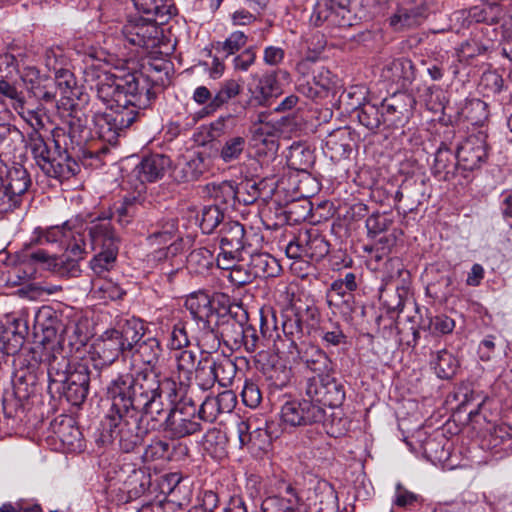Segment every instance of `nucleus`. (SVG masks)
<instances>
[{
    "label": "nucleus",
    "instance_id": "31",
    "mask_svg": "<svg viewBox=\"0 0 512 512\" xmlns=\"http://www.w3.org/2000/svg\"><path fill=\"white\" fill-rule=\"evenodd\" d=\"M113 330L117 331L118 338L123 342V347L128 355L148 335L143 322L136 318L124 320Z\"/></svg>",
    "mask_w": 512,
    "mask_h": 512
},
{
    "label": "nucleus",
    "instance_id": "24",
    "mask_svg": "<svg viewBox=\"0 0 512 512\" xmlns=\"http://www.w3.org/2000/svg\"><path fill=\"white\" fill-rule=\"evenodd\" d=\"M93 354L100 360V364L109 366L120 356L129 357L123 347V342L118 338L117 331L107 330L94 344Z\"/></svg>",
    "mask_w": 512,
    "mask_h": 512
},
{
    "label": "nucleus",
    "instance_id": "46",
    "mask_svg": "<svg viewBox=\"0 0 512 512\" xmlns=\"http://www.w3.org/2000/svg\"><path fill=\"white\" fill-rule=\"evenodd\" d=\"M226 221L224 209L218 204L205 206L201 212L200 228L203 233L211 234Z\"/></svg>",
    "mask_w": 512,
    "mask_h": 512
},
{
    "label": "nucleus",
    "instance_id": "6",
    "mask_svg": "<svg viewBox=\"0 0 512 512\" xmlns=\"http://www.w3.org/2000/svg\"><path fill=\"white\" fill-rule=\"evenodd\" d=\"M162 351L160 341L156 337L148 334L129 354V357L133 358L135 361L141 362L146 367L135 373L118 374L107 386L118 388L124 384V379L133 378L136 380V377L142 376L146 372L153 374L157 379H163L165 376H162L161 372L157 369Z\"/></svg>",
    "mask_w": 512,
    "mask_h": 512
},
{
    "label": "nucleus",
    "instance_id": "42",
    "mask_svg": "<svg viewBox=\"0 0 512 512\" xmlns=\"http://www.w3.org/2000/svg\"><path fill=\"white\" fill-rule=\"evenodd\" d=\"M431 366L439 378L450 379L456 374L459 362L452 353L443 349L435 353Z\"/></svg>",
    "mask_w": 512,
    "mask_h": 512
},
{
    "label": "nucleus",
    "instance_id": "45",
    "mask_svg": "<svg viewBox=\"0 0 512 512\" xmlns=\"http://www.w3.org/2000/svg\"><path fill=\"white\" fill-rule=\"evenodd\" d=\"M354 112L356 113L359 123L368 130L374 131L381 125H384L383 114L380 108L375 104L364 103L356 108Z\"/></svg>",
    "mask_w": 512,
    "mask_h": 512
},
{
    "label": "nucleus",
    "instance_id": "5",
    "mask_svg": "<svg viewBox=\"0 0 512 512\" xmlns=\"http://www.w3.org/2000/svg\"><path fill=\"white\" fill-rule=\"evenodd\" d=\"M164 431L172 439H181L202 431V421L198 414V407L192 398H175V402L168 408L164 419Z\"/></svg>",
    "mask_w": 512,
    "mask_h": 512
},
{
    "label": "nucleus",
    "instance_id": "22",
    "mask_svg": "<svg viewBox=\"0 0 512 512\" xmlns=\"http://www.w3.org/2000/svg\"><path fill=\"white\" fill-rule=\"evenodd\" d=\"M297 358L307 369L321 376L326 373H334V364L329 356L321 348L315 345L300 344L294 350Z\"/></svg>",
    "mask_w": 512,
    "mask_h": 512
},
{
    "label": "nucleus",
    "instance_id": "43",
    "mask_svg": "<svg viewBox=\"0 0 512 512\" xmlns=\"http://www.w3.org/2000/svg\"><path fill=\"white\" fill-rule=\"evenodd\" d=\"M176 445L167 440L154 438L144 450L142 458L145 462L157 460H171L174 455Z\"/></svg>",
    "mask_w": 512,
    "mask_h": 512
},
{
    "label": "nucleus",
    "instance_id": "50",
    "mask_svg": "<svg viewBox=\"0 0 512 512\" xmlns=\"http://www.w3.org/2000/svg\"><path fill=\"white\" fill-rule=\"evenodd\" d=\"M212 367L220 386L227 387L232 384L237 373V366L232 359L225 356L220 357L212 361Z\"/></svg>",
    "mask_w": 512,
    "mask_h": 512
},
{
    "label": "nucleus",
    "instance_id": "11",
    "mask_svg": "<svg viewBox=\"0 0 512 512\" xmlns=\"http://www.w3.org/2000/svg\"><path fill=\"white\" fill-rule=\"evenodd\" d=\"M487 159L486 136L482 133L468 136L457 146L456 160L461 168V176L467 178V172L479 169Z\"/></svg>",
    "mask_w": 512,
    "mask_h": 512
},
{
    "label": "nucleus",
    "instance_id": "57",
    "mask_svg": "<svg viewBox=\"0 0 512 512\" xmlns=\"http://www.w3.org/2000/svg\"><path fill=\"white\" fill-rule=\"evenodd\" d=\"M187 263L194 272L202 274L213 266L214 255L208 248H198L187 256Z\"/></svg>",
    "mask_w": 512,
    "mask_h": 512
},
{
    "label": "nucleus",
    "instance_id": "30",
    "mask_svg": "<svg viewBox=\"0 0 512 512\" xmlns=\"http://www.w3.org/2000/svg\"><path fill=\"white\" fill-rule=\"evenodd\" d=\"M33 367L34 365H30L26 369L20 368L15 373L13 395L20 405L29 400L38 391V378Z\"/></svg>",
    "mask_w": 512,
    "mask_h": 512
},
{
    "label": "nucleus",
    "instance_id": "54",
    "mask_svg": "<svg viewBox=\"0 0 512 512\" xmlns=\"http://www.w3.org/2000/svg\"><path fill=\"white\" fill-rule=\"evenodd\" d=\"M247 40L248 37L243 31H235L225 41L217 42L214 48L221 57L227 58L244 47Z\"/></svg>",
    "mask_w": 512,
    "mask_h": 512
},
{
    "label": "nucleus",
    "instance_id": "7",
    "mask_svg": "<svg viewBox=\"0 0 512 512\" xmlns=\"http://www.w3.org/2000/svg\"><path fill=\"white\" fill-rule=\"evenodd\" d=\"M333 374L326 373L309 378L305 386V395L322 407L341 406L345 400V387Z\"/></svg>",
    "mask_w": 512,
    "mask_h": 512
},
{
    "label": "nucleus",
    "instance_id": "55",
    "mask_svg": "<svg viewBox=\"0 0 512 512\" xmlns=\"http://www.w3.org/2000/svg\"><path fill=\"white\" fill-rule=\"evenodd\" d=\"M199 342L207 350H217L220 347L223 342L220 338L217 320L215 323L213 320L201 323Z\"/></svg>",
    "mask_w": 512,
    "mask_h": 512
},
{
    "label": "nucleus",
    "instance_id": "38",
    "mask_svg": "<svg viewBox=\"0 0 512 512\" xmlns=\"http://www.w3.org/2000/svg\"><path fill=\"white\" fill-rule=\"evenodd\" d=\"M248 266L255 278L276 277L281 271L277 259L263 252L251 254Z\"/></svg>",
    "mask_w": 512,
    "mask_h": 512
},
{
    "label": "nucleus",
    "instance_id": "61",
    "mask_svg": "<svg viewBox=\"0 0 512 512\" xmlns=\"http://www.w3.org/2000/svg\"><path fill=\"white\" fill-rule=\"evenodd\" d=\"M118 251H97L90 261V268L99 277H103L115 265Z\"/></svg>",
    "mask_w": 512,
    "mask_h": 512
},
{
    "label": "nucleus",
    "instance_id": "64",
    "mask_svg": "<svg viewBox=\"0 0 512 512\" xmlns=\"http://www.w3.org/2000/svg\"><path fill=\"white\" fill-rule=\"evenodd\" d=\"M235 186L238 204L248 206L260 199L259 187H257L255 180L245 179Z\"/></svg>",
    "mask_w": 512,
    "mask_h": 512
},
{
    "label": "nucleus",
    "instance_id": "62",
    "mask_svg": "<svg viewBox=\"0 0 512 512\" xmlns=\"http://www.w3.org/2000/svg\"><path fill=\"white\" fill-rule=\"evenodd\" d=\"M328 302L330 305H345L346 309L350 312L353 311L354 295L352 291H348L342 282L335 280L331 284L330 291L328 293Z\"/></svg>",
    "mask_w": 512,
    "mask_h": 512
},
{
    "label": "nucleus",
    "instance_id": "60",
    "mask_svg": "<svg viewBox=\"0 0 512 512\" xmlns=\"http://www.w3.org/2000/svg\"><path fill=\"white\" fill-rule=\"evenodd\" d=\"M465 117L473 125H483L488 119V104L481 99H471L463 109Z\"/></svg>",
    "mask_w": 512,
    "mask_h": 512
},
{
    "label": "nucleus",
    "instance_id": "41",
    "mask_svg": "<svg viewBox=\"0 0 512 512\" xmlns=\"http://www.w3.org/2000/svg\"><path fill=\"white\" fill-rule=\"evenodd\" d=\"M76 220H68L64 222L62 225L52 226L44 231H42L37 237V242L39 244L44 243H57L61 241L64 237H68L71 235V239L73 235L77 236V232L82 233V226L78 227L76 224Z\"/></svg>",
    "mask_w": 512,
    "mask_h": 512
},
{
    "label": "nucleus",
    "instance_id": "20",
    "mask_svg": "<svg viewBox=\"0 0 512 512\" xmlns=\"http://www.w3.org/2000/svg\"><path fill=\"white\" fill-rule=\"evenodd\" d=\"M312 73L311 80L299 81L297 91L312 100L326 97L335 86L334 75L323 66L313 69Z\"/></svg>",
    "mask_w": 512,
    "mask_h": 512
},
{
    "label": "nucleus",
    "instance_id": "26",
    "mask_svg": "<svg viewBox=\"0 0 512 512\" xmlns=\"http://www.w3.org/2000/svg\"><path fill=\"white\" fill-rule=\"evenodd\" d=\"M62 129L68 142V152L73 155L76 148L81 149L82 145L89 139L91 135L88 127V118L82 115H72L67 122V127H57Z\"/></svg>",
    "mask_w": 512,
    "mask_h": 512
},
{
    "label": "nucleus",
    "instance_id": "40",
    "mask_svg": "<svg viewBox=\"0 0 512 512\" xmlns=\"http://www.w3.org/2000/svg\"><path fill=\"white\" fill-rule=\"evenodd\" d=\"M282 330L284 335L291 341L289 353L293 354V350L300 347L297 344V340H301L307 333L304 329V324H301L292 308L283 315Z\"/></svg>",
    "mask_w": 512,
    "mask_h": 512
},
{
    "label": "nucleus",
    "instance_id": "32",
    "mask_svg": "<svg viewBox=\"0 0 512 512\" xmlns=\"http://www.w3.org/2000/svg\"><path fill=\"white\" fill-rule=\"evenodd\" d=\"M312 503L306 504V512H337L338 497L336 491L326 482L318 484L314 490V496L308 498Z\"/></svg>",
    "mask_w": 512,
    "mask_h": 512
},
{
    "label": "nucleus",
    "instance_id": "48",
    "mask_svg": "<svg viewBox=\"0 0 512 512\" xmlns=\"http://www.w3.org/2000/svg\"><path fill=\"white\" fill-rule=\"evenodd\" d=\"M247 147V140L243 136L229 137L223 143L219 157L224 163H231L240 160Z\"/></svg>",
    "mask_w": 512,
    "mask_h": 512
},
{
    "label": "nucleus",
    "instance_id": "15",
    "mask_svg": "<svg viewBox=\"0 0 512 512\" xmlns=\"http://www.w3.org/2000/svg\"><path fill=\"white\" fill-rule=\"evenodd\" d=\"M262 512H306V503L297 490L288 483L278 486V493L265 498L261 504Z\"/></svg>",
    "mask_w": 512,
    "mask_h": 512
},
{
    "label": "nucleus",
    "instance_id": "53",
    "mask_svg": "<svg viewBox=\"0 0 512 512\" xmlns=\"http://www.w3.org/2000/svg\"><path fill=\"white\" fill-rule=\"evenodd\" d=\"M212 196L218 205H224L225 208H236L238 204L236 186L232 181H223L219 184H213Z\"/></svg>",
    "mask_w": 512,
    "mask_h": 512
},
{
    "label": "nucleus",
    "instance_id": "59",
    "mask_svg": "<svg viewBox=\"0 0 512 512\" xmlns=\"http://www.w3.org/2000/svg\"><path fill=\"white\" fill-rule=\"evenodd\" d=\"M194 373L197 385L204 391L211 389L217 382L212 361L208 358L198 361Z\"/></svg>",
    "mask_w": 512,
    "mask_h": 512
},
{
    "label": "nucleus",
    "instance_id": "25",
    "mask_svg": "<svg viewBox=\"0 0 512 512\" xmlns=\"http://www.w3.org/2000/svg\"><path fill=\"white\" fill-rule=\"evenodd\" d=\"M154 20L147 18L146 22L125 26L124 33L127 41L143 48H153L158 43L159 30Z\"/></svg>",
    "mask_w": 512,
    "mask_h": 512
},
{
    "label": "nucleus",
    "instance_id": "9",
    "mask_svg": "<svg viewBox=\"0 0 512 512\" xmlns=\"http://www.w3.org/2000/svg\"><path fill=\"white\" fill-rule=\"evenodd\" d=\"M395 7L389 18V24L395 31H404L420 26L428 16V7L424 0H389Z\"/></svg>",
    "mask_w": 512,
    "mask_h": 512
},
{
    "label": "nucleus",
    "instance_id": "58",
    "mask_svg": "<svg viewBox=\"0 0 512 512\" xmlns=\"http://www.w3.org/2000/svg\"><path fill=\"white\" fill-rule=\"evenodd\" d=\"M409 288L402 285L396 286L395 291L385 290L381 293L380 299L389 311L401 312L405 302L408 301Z\"/></svg>",
    "mask_w": 512,
    "mask_h": 512
},
{
    "label": "nucleus",
    "instance_id": "18",
    "mask_svg": "<svg viewBox=\"0 0 512 512\" xmlns=\"http://www.w3.org/2000/svg\"><path fill=\"white\" fill-rule=\"evenodd\" d=\"M21 79L27 91L36 99L46 103L53 102L56 97V83L53 78L41 75L36 67L24 68Z\"/></svg>",
    "mask_w": 512,
    "mask_h": 512
},
{
    "label": "nucleus",
    "instance_id": "44",
    "mask_svg": "<svg viewBox=\"0 0 512 512\" xmlns=\"http://www.w3.org/2000/svg\"><path fill=\"white\" fill-rule=\"evenodd\" d=\"M242 91V85L234 79L224 81L213 100L206 106L207 112L211 113L219 109L229 100L235 98Z\"/></svg>",
    "mask_w": 512,
    "mask_h": 512
},
{
    "label": "nucleus",
    "instance_id": "56",
    "mask_svg": "<svg viewBox=\"0 0 512 512\" xmlns=\"http://www.w3.org/2000/svg\"><path fill=\"white\" fill-rule=\"evenodd\" d=\"M502 16V9L496 3L474 6L469 10V17L476 22L487 24L498 23Z\"/></svg>",
    "mask_w": 512,
    "mask_h": 512
},
{
    "label": "nucleus",
    "instance_id": "1",
    "mask_svg": "<svg viewBox=\"0 0 512 512\" xmlns=\"http://www.w3.org/2000/svg\"><path fill=\"white\" fill-rule=\"evenodd\" d=\"M85 81L95 90L97 98L107 110L93 117L100 139L116 145L148 108L156 94L150 76L134 71L117 76L102 66H90L85 71Z\"/></svg>",
    "mask_w": 512,
    "mask_h": 512
},
{
    "label": "nucleus",
    "instance_id": "21",
    "mask_svg": "<svg viewBox=\"0 0 512 512\" xmlns=\"http://www.w3.org/2000/svg\"><path fill=\"white\" fill-rule=\"evenodd\" d=\"M431 172L440 181L445 182L455 179L459 174L461 175L456 153H453L446 141H442L436 150Z\"/></svg>",
    "mask_w": 512,
    "mask_h": 512
},
{
    "label": "nucleus",
    "instance_id": "49",
    "mask_svg": "<svg viewBox=\"0 0 512 512\" xmlns=\"http://www.w3.org/2000/svg\"><path fill=\"white\" fill-rule=\"evenodd\" d=\"M389 70L392 72L393 81L400 82L402 86L411 84L416 77L414 64L408 58L394 60Z\"/></svg>",
    "mask_w": 512,
    "mask_h": 512
},
{
    "label": "nucleus",
    "instance_id": "13",
    "mask_svg": "<svg viewBox=\"0 0 512 512\" xmlns=\"http://www.w3.org/2000/svg\"><path fill=\"white\" fill-rule=\"evenodd\" d=\"M90 372L88 366L84 363H75L72 371L65 380L54 391L63 395L72 405L82 404L89 391Z\"/></svg>",
    "mask_w": 512,
    "mask_h": 512
},
{
    "label": "nucleus",
    "instance_id": "14",
    "mask_svg": "<svg viewBox=\"0 0 512 512\" xmlns=\"http://www.w3.org/2000/svg\"><path fill=\"white\" fill-rule=\"evenodd\" d=\"M351 0H318L315 4L312 20L315 25L324 22L332 26L351 25Z\"/></svg>",
    "mask_w": 512,
    "mask_h": 512
},
{
    "label": "nucleus",
    "instance_id": "51",
    "mask_svg": "<svg viewBox=\"0 0 512 512\" xmlns=\"http://www.w3.org/2000/svg\"><path fill=\"white\" fill-rule=\"evenodd\" d=\"M420 327L430 331L433 335H444L451 333L455 328V321L447 315L427 316L421 320Z\"/></svg>",
    "mask_w": 512,
    "mask_h": 512
},
{
    "label": "nucleus",
    "instance_id": "12",
    "mask_svg": "<svg viewBox=\"0 0 512 512\" xmlns=\"http://www.w3.org/2000/svg\"><path fill=\"white\" fill-rule=\"evenodd\" d=\"M82 233H87L89 239L86 240L89 253L92 251H119L120 238L114 231L109 218H96L86 227L82 228Z\"/></svg>",
    "mask_w": 512,
    "mask_h": 512
},
{
    "label": "nucleus",
    "instance_id": "39",
    "mask_svg": "<svg viewBox=\"0 0 512 512\" xmlns=\"http://www.w3.org/2000/svg\"><path fill=\"white\" fill-rule=\"evenodd\" d=\"M0 183L14 196L22 200L23 195L31 185V179L27 170L19 165L8 170L6 178L0 177Z\"/></svg>",
    "mask_w": 512,
    "mask_h": 512
},
{
    "label": "nucleus",
    "instance_id": "52",
    "mask_svg": "<svg viewBox=\"0 0 512 512\" xmlns=\"http://www.w3.org/2000/svg\"><path fill=\"white\" fill-rule=\"evenodd\" d=\"M206 156L203 153L193 155L181 169L183 182H192L198 180L207 170Z\"/></svg>",
    "mask_w": 512,
    "mask_h": 512
},
{
    "label": "nucleus",
    "instance_id": "28",
    "mask_svg": "<svg viewBox=\"0 0 512 512\" xmlns=\"http://www.w3.org/2000/svg\"><path fill=\"white\" fill-rule=\"evenodd\" d=\"M235 397L230 391L220 393L216 397H207L198 407L202 422H213L221 413L230 412L234 407Z\"/></svg>",
    "mask_w": 512,
    "mask_h": 512
},
{
    "label": "nucleus",
    "instance_id": "35",
    "mask_svg": "<svg viewBox=\"0 0 512 512\" xmlns=\"http://www.w3.org/2000/svg\"><path fill=\"white\" fill-rule=\"evenodd\" d=\"M185 307L199 323L213 320V318H217V315H219L212 306L210 296L202 291L192 293L186 299Z\"/></svg>",
    "mask_w": 512,
    "mask_h": 512
},
{
    "label": "nucleus",
    "instance_id": "4",
    "mask_svg": "<svg viewBox=\"0 0 512 512\" xmlns=\"http://www.w3.org/2000/svg\"><path fill=\"white\" fill-rule=\"evenodd\" d=\"M54 150L47 143L41 147L33 158L41 170L48 176L56 179H69L80 171V166L68 152V142L62 129L52 130Z\"/></svg>",
    "mask_w": 512,
    "mask_h": 512
},
{
    "label": "nucleus",
    "instance_id": "37",
    "mask_svg": "<svg viewBox=\"0 0 512 512\" xmlns=\"http://www.w3.org/2000/svg\"><path fill=\"white\" fill-rule=\"evenodd\" d=\"M179 250L180 245L171 242L167 247L159 248L151 254L152 261L162 264L161 271L168 276L169 280L182 265V260L177 259Z\"/></svg>",
    "mask_w": 512,
    "mask_h": 512
},
{
    "label": "nucleus",
    "instance_id": "23",
    "mask_svg": "<svg viewBox=\"0 0 512 512\" xmlns=\"http://www.w3.org/2000/svg\"><path fill=\"white\" fill-rule=\"evenodd\" d=\"M170 167L171 160L168 156L152 154L144 157L141 162L136 165L133 170V175L139 179L141 184L145 182H156L165 176Z\"/></svg>",
    "mask_w": 512,
    "mask_h": 512
},
{
    "label": "nucleus",
    "instance_id": "17",
    "mask_svg": "<svg viewBox=\"0 0 512 512\" xmlns=\"http://www.w3.org/2000/svg\"><path fill=\"white\" fill-rule=\"evenodd\" d=\"M415 104L414 97L405 92L395 93L384 99L381 103L384 125L387 128L403 125Z\"/></svg>",
    "mask_w": 512,
    "mask_h": 512
},
{
    "label": "nucleus",
    "instance_id": "19",
    "mask_svg": "<svg viewBox=\"0 0 512 512\" xmlns=\"http://www.w3.org/2000/svg\"><path fill=\"white\" fill-rule=\"evenodd\" d=\"M218 242L220 250H226L225 254L241 253L250 246L244 226L238 222L228 219L218 231Z\"/></svg>",
    "mask_w": 512,
    "mask_h": 512
},
{
    "label": "nucleus",
    "instance_id": "3",
    "mask_svg": "<svg viewBox=\"0 0 512 512\" xmlns=\"http://www.w3.org/2000/svg\"><path fill=\"white\" fill-rule=\"evenodd\" d=\"M105 396L110 408L103 422V440L116 443L125 453L134 451L148 433V429L141 427L142 417L120 409L122 396L116 388L106 386Z\"/></svg>",
    "mask_w": 512,
    "mask_h": 512
},
{
    "label": "nucleus",
    "instance_id": "16",
    "mask_svg": "<svg viewBox=\"0 0 512 512\" xmlns=\"http://www.w3.org/2000/svg\"><path fill=\"white\" fill-rule=\"evenodd\" d=\"M39 364H44L47 369L49 379L48 388L51 392L60 384L65 383L70 371L73 369L70 359L64 354L61 348H44L39 358Z\"/></svg>",
    "mask_w": 512,
    "mask_h": 512
},
{
    "label": "nucleus",
    "instance_id": "2",
    "mask_svg": "<svg viewBox=\"0 0 512 512\" xmlns=\"http://www.w3.org/2000/svg\"><path fill=\"white\" fill-rule=\"evenodd\" d=\"M118 395L122 396L119 406L123 411L149 418L153 430L164 431V419L168 409L164 407L163 398L167 397L170 406L177 397L176 382L169 377L157 379L153 374L146 372L142 376L124 379V384L116 388Z\"/></svg>",
    "mask_w": 512,
    "mask_h": 512
},
{
    "label": "nucleus",
    "instance_id": "33",
    "mask_svg": "<svg viewBox=\"0 0 512 512\" xmlns=\"http://www.w3.org/2000/svg\"><path fill=\"white\" fill-rule=\"evenodd\" d=\"M136 9L149 17V20L164 23L177 13L173 0H133Z\"/></svg>",
    "mask_w": 512,
    "mask_h": 512
},
{
    "label": "nucleus",
    "instance_id": "34",
    "mask_svg": "<svg viewBox=\"0 0 512 512\" xmlns=\"http://www.w3.org/2000/svg\"><path fill=\"white\" fill-rule=\"evenodd\" d=\"M237 433L241 446H249L253 451H267L271 445V437L264 428H256L250 431L247 421H240L237 425Z\"/></svg>",
    "mask_w": 512,
    "mask_h": 512
},
{
    "label": "nucleus",
    "instance_id": "63",
    "mask_svg": "<svg viewBox=\"0 0 512 512\" xmlns=\"http://www.w3.org/2000/svg\"><path fill=\"white\" fill-rule=\"evenodd\" d=\"M226 437L218 429L213 428L203 437L204 449L214 457H221L225 453Z\"/></svg>",
    "mask_w": 512,
    "mask_h": 512
},
{
    "label": "nucleus",
    "instance_id": "10",
    "mask_svg": "<svg viewBox=\"0 0 512 512\" xmlns=\"http://www.w3.org/2000/svg\"><path fill=\"white\" fill-rule=\"evenodd\" d=\"M86 237L83 233L77 232L70 239L66 252L55 256L52 272L60 277H78L81 274L80 261L89 254Z\"/></svg>",
    "mask_w": 512,
    "mask_h": 512
},
{
    "label": "nucleus",
    "instance_id": "8",
    "mask_svg": "<svg viewBox=\"0 0 512 512\" xmlns=\"http://www.w3.org/2000/svg\"><path fill=\"white\" fill-rule=\"evenodd\" d=\"M325 416V409L310 398L301 401H288L281 408L283 423L291 427L322 423Z\"/></svg>",
    "mask_w": 512,
    "mask_h": 512
},
{
    "label": "nucleus",
    "instance_id": "36",
    "mask_svg": "<svg viewBox=\"0 0 512 512\" xmlns=\"http://www.w3.org/2000/svg\"><path fill=\"white\" fill-rule=\"evenodd\" d=\"M304 256L314 261L322 260L330 251V244L319 230L311 228L301 232Z\"/></svg>",
    "mask_w": 512,
    "mask_h": 512
},
{
    "label": "nucleus",
    "instance_id": "27",
    "mask_svg": "<svg viewBox=\"0 0 512 512\" xmlns=\"http://www.w3.org/2000/svg\"><path fill=\"white\" fill-rule=\"evenodd\" d=\"M251 93V101L255 105L269 106L271 100L281 94L276 72H266L259 77L255 87L251 89Z\"/></svg>",
    "mask_w": 512,
    "mask_h": 512
},
{
    "label": "nucleus",
    "instance_id": "47",
    "mask_svg": "<svg viewBox=\"0 0 512 512\" xmlns=\"http://www.w3.org/2000/svg\"><path fill=\"white\" fill-rule=\"evenodd\" d=\"M326 147L332 152V157H348L351 152L350 136L345 129H338L326 139Z\"/></svg>",
    "mask_w": 512,
    "mask_h": 512
},
{
    "label": "nucleus",
    "instance_id": "29",
    "mask_svg": "<svg viewBox=\"0 0 512 512\" xmlns=\"http://www.w3.org/2000/svg\"><path fill=\"white\" fill-rule=\"evenodd\" d=\"M217 321L223 344L231 350H238L242 347L243 337H245L244 324L226 314L217 315Z\"/></svg>",
    "mask_w": 512,
    "mask_h": 512
}]
</instances>
